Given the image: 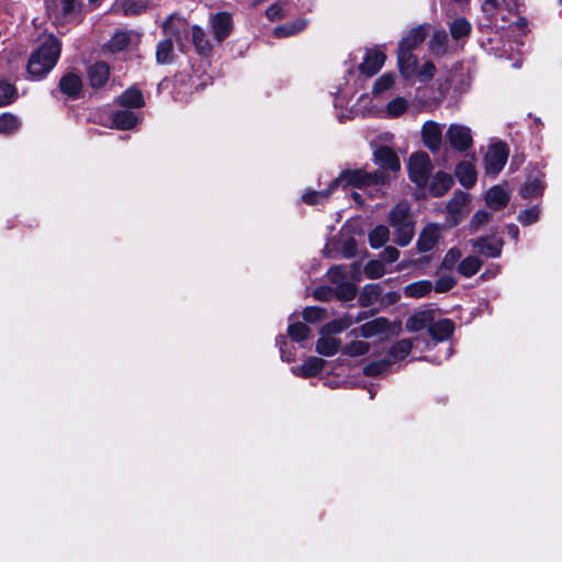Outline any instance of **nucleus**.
<instances>
[{"label":"nucleus","instance_id":"1","mask_svg":"<svg viewBox=\"0 0 562 562\" xmlns=\"http://www.w3.org/2000/svg\"><path fill=\"white\" fill-rule=\"evenodd\" d=\"M386 181L387 175L382 170H376L374 172H368L362 169L346 170L342 171L338 178L331 181L327 190L306 191L303 194L302 200L306 204L315 205L326 201L330 192L337 187H353L364 189L376 184L385 183Z\"/></svg>","mask_w":562,"mask_h":562},{"label":"nucleus","instance_id":"2","mask_svg":"<svg viewBox=\"0 0 562 562\" xmlns=\"http://www.w3.org/2000/svg\"><path fill=\"white\" fill-rule=\"evenodd\" d=\"M61 44L57 37L48 40L30 56L27 72L33 79L44 78L56 65L60 55Z\"/></svg>","mask_w":562,"mask_h":562},{"label":"nucleus","instance_id":"3","mask_svg":"<svg viewBox=\"0 0 562 562\" xmlns=\"http://www.w3.org/2000/svg\"><path fill=\"white\" fill-rule=\"evenodd\" d=\"M390 223L395 229V243L402 247L407 246L414 236V224L407 202H400L392 209Z\"/></svg>","mask_w":562,"mask_h":562},{"label":"nucleus","instance_id":"4","mask_svg":"<svg viewBox=\"0 0 562 562\" xmlns=\"http://www.w3.org/2000/svg\"><path fill=\"white\" fill-rule=\"evenodd\" d=\"M425 37H403L398 44L397 63L401 75L411 80L417 74L418 60L412 49Z\"/></svg>","mask_w":562,"mask_h":562},{"label":"nucleus","instance_id":"5","mask_svg":"<svg viewBox=\"0 0 562 562\" xmlns=\"http://www.w3.org/2000/svg\"><path fill=\"white\" fill-rule=\"evenodd\" d=\"M432 170V164L428 154L414 153L408 160L409 179L419 188H424Z\"/></svg>","mask_w":562,"mask_h":562},{"label":"nucleus","instance_id":"6","mask_svg":"<svg viewBox=\"0 0 562 562\" xmlns=\"http://www.w3.org/2000/svg\"><path fill=\"white\" fill-rule=\"evenodd\" d=\"M328 278L335 284L336 296L341 301H350L356 296V285L349 281L348 271L342 266H336L328 270Z\"/></svg>","mask_w":562,"mask_h":562},{"label":"nucleus","instance_id":"7","mask_svg":"<svg viewBox=\"0 0 562 562\" xmlns=\"http://www.w3.org/2000/svg\"><path fill=\"white\" fill-rule=\"evenodd\" d=\"M200 35L202 30L198 26H191L187 19L179 13L170 14L162 23L161 31L165 35Z\"/></svg>","mask_w":562,"mask_h":562},{"label":"nucleus","instance_id":"8","mask_svg":"<svg viewBox=\"0 0 562 562\" xmlns=\"http://www.w3.org/2000/svg\"><path fill=\"white\" fill-rule=\"evenodd\" d=\"M508 157V150L505 144H494L488 147L485 155L486 173L496 176L504 168Z\"/></svg>","mask_w":562,"mask_h":562},{"label":"nucleus","instance_id":"9","mask_svg":"<svg viewBox=\"0 0 562 562\" xmlns=\"http://www.w3.org/2000/svg\"><path fill=\"white\" fill-rule=\"evenodd\" d=\"M446 136L450 146L458 151L468 150L473 143L471 130L461 124H451Z\"/></svg>","mask_w":562,"mask_h":562},{"label":"nucleus","instance_id":"10","mask_svg":"<svg viewBox=\"0 0 562 562\" xmlns=\"http://www.w3.org/2000/svg\"><path fill=\"white\" fill-rule=\"evenodd\" d=\"M470 244L476 252L487 258H497L502 254L503 240L497 236H486L471 239Z\"/></svg>","mask_w":562,"mask_h":562},{"label":"nucleus","instance_id":"11","mask_svg":"<svg viewBox=\"0 0 562 562\" xmlns=\"http://www.w3.org/2000/svg\"><path fill=\"white\" fill-rule=\"evenodd\" d=\"M111 69L105 61H97L87 67V79L93 89L103 88L110 79Z\"/></svg>","mask_w":562,"mask_h":562},{"label":"nucleus","instance_id":"12","mask_svg":"<svg viewBox=\"0 0 562 562\" xmlns=\"http://www.w3.org/2000/svg\"><path fill=\"white\" fill-rule=\"evenodd\" d=\"M469 194L462 191H457L452 199L447 204V211L450 221L456 225L459 221L469 213Z\"/></svg>","mask_w":562,"mask_h":562},{"label":"nucleus","instance_id":"13","mask_svg":"<svg viewBox=\"0 0 562 562\" xmlns=\"http://www.w3.org/2000/svg\"><path fill=\"white\" fill-rule=\"evenodd\" d=\"M515 44L516 41L513 37H487L486 42L481 43V46L496 57L509 58Z\"/></svg>","mask_w":562,"mask_h":562},{"label":"nucleus","instance_id":"14","mask_svg":"<svg viewBox=\"0 0 562 562\" xmlns=\"http://www.w3.org/2000/svg\"><path fill=\"white\" fill-rule=\"evenodd\" d=\"M422 135L429 150L436 153L440 149L442 144V128L440 124L432 121L426 122L423 126Z\"/></svg>","mask_w":562,"mask_h":562},{"label":"nucleus","instance_id":"15","mask_svg":"<svg viewBox=\"0 0 562 562\" xmlns=\"http://www.w3.org/2000/svg\"><path fill=\"white\" fill-rule=\"evenodd\" d=\"M385 63V54L380 49H369L359 69L368 77L375 75Z\"/></svg>","mask_w":562,"mask_h":562},{"label":"nucleus","instance_id":"16","mask_svg":"<svg viewBox=\"0 0 562 562\" xmlns=\"http://www.w3.org/2000/svg\"><path fill=\"white\" fill-rule=\"evenodd\" d=\"M375 162L382 168V171L385 172V169L391 171H398L401 168V162L398 156L395 151L387 147L382 146L374 151Z\"/></svg>","mask_w":562,"mask_h":562},{"label":"nucleus","instance_id":"17","mask_svg":"<svg viewBox=\"0 0 562 562\" xmlns=\"http://www.w3.org/2000/svg\"><path fill=\"white\" fill-rule=\"evenodd\" d=\"M149 9V3L145 0H115L112 11L124 15H139Z\"/></svg>","mask_w":562,"mask_h":562},{"label":"nucleus","instance_id":"18","mask_svg":"<svg viewBox=\"0 0 562 562\" xmlns=\"http://www.w3.org/2000/svg\"><path fill=\"white\" fill-rule=\"evenodd\" d=\"M440 237V228L436 224L427 225L419 234L417 248L422 252L429 251L435 248Z\"/></svg>","mask_w":562,"mask_h":562},{"label":"nucleus","instance_id":"19","mask_svg":"<svg viewBox=\"0 0 562 562\" xmlns=\"http://www.w3.org/2000/svg\"><path fill=\"white\" fill-rule=\"evenodd\" d=\"M366 317L367 316L364 313H359L357 317H352L351 315H344L342 317L327 323L322 328L321 334H339L349 328L352 324L363 321Z\"/></svg>","mask_w":562,"mask_h":562},{"label":"nucleus","instance_id":"20","mask_svg":"<svg viewBox=\"0 0 562 562\" xmlns=\"http://www.w3.org/2000/svg\"><path fill=\"white\" fill-rule=\"evenodd\" d=\"M387 329L389 321L384 317H379L371 322L364 323L357 329L351 330V334L361 335L364 338H371L385 333Z\"/></svg>","mask_w":562,"mask_h":562},{"label":"nucleus","instance_id":"21","mask_svg":"<svg viewBox=\"0 0 562 562\" xmlns=\"http://www.w3.org/2000/svg\"><path fill=\"white\" fill-rule=\"evenodd\" d=\"M434 319H435L434 311H431V310L419 311L408 317V319L406 321L405 327L408 331H412V333L419 331L424 328L429 329Z\"/></svg>","mask_w":562,"mask_h":562},{"label":"nucleus","instance_id":"22","mask_svg":"<svg viewBox=\"0 0 562 562\" xmlns=\"http://www.w3.org/2000/svg\"><path fill=\"white\" fill-rule=\"evenodd\" d=\"M82 88L81 78L72 72L64 75L59 80V90L70 99H77Z\"/></svg>","mask_w":562,"mask_h":562},{"label":"nucleus","instance_id":"23","mask_svg":"<svg viewBox=\"0 0 562 562\" xmlns=\"http://www.w3.org/2000/svg\"><path fill=\"white\" fill-rule=\"evenodd\" d=\"M326 361L322 358L310 357L302 366L293 367L292 373L302 378L317 375L325 367Z\"/></svg>","mask_w":562,"mask_h":562},{"label":"nucleus","instance_id":"24","mask_svg":"<svg viewBox=\"0 0 562 562\" xmlns=\"http://www.w3.org/2000/svg\"><path fill=\"white\" fill-rule=\"evenodd\" d=\"M177 50L172 37L161 40L156 47V61L160 65H168L175 61Z\"/></svg>","mask_w":562,"mask_h":562},{"label":"nucleus","instance_id":"25","mask_svg":"<svg viewBox=\"0 0 562 562\" xmlns=\"http://www.w3.org/2000/svg\"><path fill=\"white\" fill-rule=\"evenodd\" d=\"M453 184V178L443 171H438L430 180L429 192L434 196L445 195Z\"/></svg>","mask_w":562,"mask_h":562},{"label":"nucleus","instance_id":"26","mask_svg":"<svg viewBox=\"0 0 562 562\" xmlns=\"http://www.w3.org/2000/svg\"><path fill=\"white\" fill-rule=\"evenodd\" d=\"M233 18L227 12H218L211 18V27L215 35H227L233 32Z\"/></svg>","mask_w":562,"mask_h":562},{"label":"nucleus","instance_id":"27","mask_svg":"<svg viewBox=\"0 0 562 562\" xmlns=\"http://www.w3.org/2000/svg\"><path fill=\"white\" fill-rule=\"evenodd\" d=\"M341 346V341L338 338H335L330 334H322L316 342V352L322 356L330 357L334 356Z\"/></svg>","mask_w":562,"mask_h":562},{"label":"nucleus","instance_id":"28","mask_svg":"<svg viewBox=\"0 0 562 562\" xmlns=\"http://www.w3.org/2000/svg\"><path fill=\"white\" fill-rule=\"evenodd\" d=\"M453 329L454 325L452 321L445 318L438 322L434 321L428 329V333L435 340L442 341L452 335Z\"/></svg>","mask_w":562,"mask_h":562},{"label":"nucleus","instance_id":"29","mask_svg":"<svg viewBox=\"0 0 562 562\" xmlns=\"http://www.w3.org/2000/svg\"><path fill=\"white\" fill-rule=\"evenodd\" d=\"M456 177L465 188L474 186L476 182V171L473 164L471 161H461L456 168Z\"/></svg>","mask_w":562,"mask_h":562},{"label":"nucleus","instance_id":"30","mask_svg":"<svg viewBox=\"0 0 562 562\" xmlns=\"http://www.w3.org/2000/svg\"><path fill=\"white\" fill-rule=\"evenodd\" d=\"M485 201L490 207L499 210L508 203L509 195L502 187L494 186L487 191Z\"/></svg>","mask_w":562,"mask_h":562},{"label":"nucleus","instance_id":"31","mask_svg":"<svg viewBox=\"0 0 562 562\" xmlns=\"http://www.w3.org/2000/svg\"><path fill=\"white\" fill-rule=\"evenodd\" d=\"M82 10L80 0H60L59 11L66 22L79 20Z\"/></svg>","mask_w":562,"mask_h":562},{"label":"nucleus","instance_id":"32","mask_svg":"<svg viewBox=\"0 0 562 562\" xmlns=\"http://www.w3.org/2000/svg\"><path fill=\"white\" fill-rule=\"evenodd\" d=\"M113 124L119 130H130L134 127L137 124V116L128 111V110H121L113 114Z\"/></svg>","mask_w":562,"mask_h":562},{"label":"nucleus","instance_id":"33","mask_svg":"<svg viewBox=\"0 0 562 562\" xmlns=\"http://www.w3.org/2000/svg\"><path fill=\"white\" fill-rule=\"evenodd\" d=\"M119 103L125 108H140L144 105L143 94L138 89H127L119 97Z\"/></svg>","mask_w":562,"mask_h":562},{"label":"nucleus","instance_id":"34","mask_svg":"<svg viewBox=\"0 0 562 562\" xmlns=\"http://www.w3.org/2000/svg\"><path fill=\"white\" fill-rule=\"evenodd\" d=\"M432 290V283L428 280H420L407 284L404 288V294L407 297H423L430 293Z\"/></svg>","mask_w":562,"mask_h":562},{"label":"nucleus","instance_id":"35","mask_svg":"<svg viewBox=\"0 0 562 562\" xmlns=\"http://www.w3.org/2000/svg\"><path fill=\"white\" fill-rule=\"evenodd\" d=\"M381 294H382V290H381L380 285L368 284L362 289V291L359 295V303L361 306H364V307L371 306L375 302H378Z\"/></svg>","mask_w":562,"mask_h":562},{"label":"nucleus","instance_id":"36","mask_svg":"<svg viewBox=\"0 0 562 562\" xmlns=\"http://www.w3.org/2000/svg\"><path fill=\"white\" fill-rule=\"evenodd\" d=\"M176 40L180 50L183 49L182 40H192L195 50L201 56H207L213 48V44L211 43L210 37H176Z\"/></svg>","mask_w":562,"mask_h":562},{"label":"nucleus","instance_id":"37","mask_svg":"<svg viewBox=\"0 0 562 562\" xmlns=\"http://www.w3.org/2000/svg\"><path fill=\"white\" fill-rule=\"evenodd\" d=\"M482 267V261L475 256L465 257L458 266V271L463 277L474 276Z\"/></svg>","mask_w":562,"mask_h":562},{"label":"nucleus","instance_id":"38","mask_svg":"<svg viewBox=\"0 0 562 562\" xmlns=\"http://www.w3.org/2000/svg\"><path fill=\"white\" fill-rule=\"evenodd\" d=\"M408 109V101L404 97H396L385 106V113L389 117H398Z\"/></svg>","mask_w":562,"mask_h":562},{"label":"nucleus","instance_id":"39","mask_svg":"<svg viewBox=\"0 0 562 562\" xmlns=\"http://www.w3.org/2000/svg\"><path fill=\"white\" fill-rule=\"evenodd\" d=\"M390 237V231L385 225H379L369 234V243L372 248L382 247Z\"/></svg>","mask_w":562,"mask_h":562},{"label":"nucleus","instance_id":"40","mask_svg":"<svg viewBox=\"0 0 562 562\" xmlns=\"http://www.w3.org/2000/svg\"><path fill=\"white\" fill-rule=\"evenodd\" d=\"M16 95V88L12 83L0 80V106L10 104L15 100Z\"/></svg>","mask_w":562,"mask_h":562},{"label":"nucleus","instance_id":"41","mask_svg":"<svg viewBox=\"0 0 562 562\" xmlns=\"http://www.w3.org/2000/svg\"><path fill=\"white\" fill-rule=\"evenodd\" d=\"M413 348L409 339H402L394 344L390 350V355L394 360H402L407 357Z\"/></svg>","mask_w":562,"mask_h":562},{"label":"nucleus","instance_id":"42","mask_svg":"<svg viewBox=\"0 0 562 562\" xmlns=\"http://www.w3.org/2000/svg\"><path fill=\"white\" fill-rule=\"evenodd\" d=\"M543 184L539 179H531L527 181L520 189V194L525 199H531L541 194Z\"/></svg>","mask_w":562,"mask_h":562},{"label":"nucleus","instance_id":"43","mask_svg":"<svg viewBox=\"0 0 562 562\" xmlns=\"http://www.w3.org/2000/svg\"><path fill=\"white\" fill-rule=\"evenodd\" d=\"M370 350V345L362 340H356L347 345L342 352L350 357H359L368 353Z\"/></svg>","mask_w":562,"mask_h":562},{"label":"nucleus","instance_id":"44","mask_svg":"<svg viewBox=\"0 0 562 562\" xmlns=\"http://www.w3.org/2000/svg\"><path fill=\"white\" fill-rule=\"evenodd\" d=\"M288 334L294 341H303L310 335V328L304 323L291 324L288 328Z\"/></svg>","mask_w":562,"mask_h":562},{"label":"nucleus","instance_id":"45","mask_svg":"<svg viewBox=\"0 0 562 562\" xmlns=\"http://www.w3.org/2000/svg\"><path fill=\"white\" fill-rule=\"evenodd\" d=\"M306 27V21L299 19L293 23L282 25L276 30V35H294L301 33Z\"/></svg>","mask_w":562,"mask_h":562},{"label":"nucleus","instance_id":"46","mask_svg":"<svg viewBox=\"0 0 562 562\" xmlns=\"http://www.w3.org/2000/svg\"><path fill=\"white\" fill-rule=\"evenodd\" d=\"M436 74V66L431 61H425L420 67L417 68L416 78L419 82L426 83L430 81Z\"/></svg>","mask_w":562,"mask_h":562},{"label":"nucleus","instance_id":"47","mask_svg":"<svg viewBox=\"0 0 562 562\" xmlns=\"http://www.w3.org/2000/svg\"><path fill=\"white\" fill-rule=\"evenodd\" d=\"M19 127V120L10 113L0 115V133L10 134Z\"/></svg>","mask_w":562,"mask_h":562},{"label":"nucleus","instance_id":"48","mask_svg":"<svg viewBox=\"0 0 562 562\" xmlns=\"http://www.w3.org/2000/svg\"><path fill=\"white\" fill-rule=\"evenodd\" d=\"M395 78L392 74H384L373 85L372 92L374 94H380L394 86Z\"/></svg>","mask_w":562,"mask_h":562},{"label":"nucleus","instance_id":"49","mask_svg":"<svg viewBox=\"0 0 562 562\" xmlns=\"http://www.w3.org/2000/svg\"><path fill=\"white\" fill-rule=\"evenodd\" d=\"M471 29L470 22L464 18H457L450 24L451 35H469Z\"/></svg>","mask_w":562,"mask_h":562},{"label":"nucleus","instance_id":"50","mask_svg":"<svg viewBox=\"0 0 562 562\" xmlns=\"http://www.w3.org/2000/svg\"><path fill=\"white\" fill-rule=\"evenodd\" d=\"M326 317V311L318 306H310L303 311V318L307 323H316Z\"/></svg>","mask_w":562,"mask_h":562},{"label":"nucleus","instance_id":"51","mask_svg":"<svg viewBox=\"0 0 562 562\" xmlns=\"http://www.w3.org/2000/svg\"><path fill=\"white\" fill-rule=\"evenodd\" d=\"M384 272V266L379 260H370L364 267V273L370 279L381 278Z\"/></svg>","mask_w":562,"mask_h":562},{"label":"nucleus","instance_id":"52","mask_svg":"<svg viewBox=\"0 0 562 562\" xmlns=\"http://www.w3.org/2000/svg\"><path fill=\"white\" fill-rule=\"evenodd\" d=\"M390 363V360L373 361L364 368L363 372L368 376H376L386 371Z\"/></svg>","mask_w":562,"mask_h":562},{"label":"nucleus","instance_id":"53","mask_svg":"<svg viewBox=\"0 0 562 562\" xmlns=\"http://www.w3.org/2000/svg\"><path fill=\"white\" fill-rule=\"evenodd\" d=\"M428 45L434 55L441 56L448 52V37H431Z\"/></svg>","mask_w":562,"mask_h":562},{"label":"nucleus","instance_id":"54","mask_svg":"<svg viewBox=\"0 0 562 562\" xmlns=\"http://www.w3.org/2000/svg\"><path fill=\"white\" fill-rule=\"evenodd\" d=\"M461 258V251L457 248H451L445 256L441 268L450 270L452 269L457 261Z\"/></svg>","mask_w":562,"mask_h":562},{"label":"nucleus","instance_id":"55","mask_svg":"<svg viewBox=\"0 0 562 562\" xmlns=\"http://www.w3.org/2000/svg\"><path fill=\"white\" fill-rule=\"evenodd\" d=\"M456 283L457 281L453 277L442 276L436 281L435 290L438 293H443L451 290Z\"/></svg>","mask_w":562,"mask_h":562},{"label":"nucleus","instance_id":"56","mask_svg":"<svg viewBox=\"0 0 562 562\" xmlns=\"http://www.w3.org/2000/svg\"><path fill=\"white\" fill-rule=\"evenodd\" d=\"M538 218H539V210L537 207H531V209L525 210L518 216V221L522 225L533 224L538 221Z\"/></svg>","mask_w":562,"mask_h":562},{"label":"nucleus","instance_id":"57","mask_svg":"<svg viewBox=\"0 0 562 562\" xmlns=\"http://www.w3.org/2000/svg\"><path fill=\"white\" fill-rule=\"evenodd\" d=\"M266 14H267L268 19L271 21L281 19L282 16H284L283 4L274 3V4L270 5L267 9Z\"/></svg>","mask_w":562,"mask_h":562},{"label":"nucleus","instance_id":"58","mask_svg":"<svg viewBox=\"0 0 562 562\" xmlns=\"http://www.w3.org/2000/svg\"><path fill=\"white\" fill-rule=\"evenodd\" d=\"M512 32L518 31L522 33H529L532 32V29L529 27V22L524 16H517L516 21L512 23Z\"/></svg>","mask_w":562,"mask_h":562},{"label":"nucleus","instance_id":"59","mask_svg":"<svg viewBox=\"0 0 562 562\" xmlns=\"http://www.w3.org/2000/svg\"><path fill=\"white\" fill-rule=\"evenodd\" d=\"M400 257V251L392 246L385 247L384 250L381 252V258L385 262L392 263L395 262Z\"/></svg>","mask_w":562,"mask_h":562},{"label":"nucleus","instance_id":"60","mask_svg":"<svg viewBox=\"0 0 562 562\" xmlns=\"http://www.w3.org/2000/svg\"><path fill=\"white\" fill-rule=\"evenodd\" d=\"M334 295H336L335 291L327 286H321L314 291V297L319 301H328Z\"/></svg>","mask_w":562,"mask_h":562},{"label":"nucleus","instance_id":"61","mask_svg":"<svg viewBox=\"0 0 562 562\" xmlns=\"http://www.w3.org/2000/svg\"><path fill=\"white\" fill-rule=\"evenodd\" d=\"M498 9L499 2L497 0H484L482 3V10L488 16L494 15Z\"/></svg>","mask_w":562,"mask_h":562},{"label":"nucleus","instance_id":"62","mask_svg":"<svg viewBox=\"0 0 562 562\" xmlns=\"http://www.w3.org/2000/svg\"><path fill=\"white\" fill-rule=\"evenodd\" d=\"M411 35H440L430 24H423L412 31Z\"/></svg>","mask_w":562,"mask_h":562},{"label":"nucleus","instance_id":"63","mask_svg":"<svg viewBox=\"0 0 562 562\" xmlns=\"http://www.w3.org/2000/svg\"><path fill=\"white\" fill-rule=\"evenodd\" d=\"M128 37L122 36V37H113L112 41L109 44V48L112 52L122 50L125 48L128 44Z\"/></svg>","mask_w":562,"mask_h":562},{"label":"nucleus","instance_id":"64","mask_svg":"<svg viewBox=\"0 0 562 562\" xmlns=\"http://www.w3.org/2000/svg\"><path fill=\"white\" fill-rule=\"evenodd\" d=\"M488 220V214L484 211H479L474 214L473 218H472V223L474 225H481L485 222H487Z\"/></svg>","mask_w":562,"mask_h":562}]
</instances>
